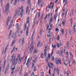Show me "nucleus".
Returning <instances> with one entry per match:
<instances>
[{
    "label": "nucleus",
    "mask_w": 76,
    "mask_h": 76,
    "mask_svg": "<svg viewBox=\"0 0 76 76\" xmlns=\"http://www.w3.org/2000/svg\"><path fill=\"white\" fill-rule=\"evenodd\" d=\"M42 30H41V31H40V35H41V34L42 33Z\"/></svg>",
    "instance_id": "63"
},
{
    "label": "nucleus",
    "mask_w": 76,
    "mask_h": 76,
    "mask_svg": "<svg viewBox=\"0 0 76 76\" xmlns=\"http://www.w3.org/2000/svg\"><path fill=\"white\" fill-rule=\"evenodd\" d=\"M11 68V70L12 71V72H11V73L12 74H13V73H14V72H15V71L14 70L15 69V66H14V67L12 68V66Z\"/></svg>",
    "instance_id": "10"
},
{
    "label": "nucleus",
    "mask_w": 76,
    "mask_h": 76,
    "mask_svg": "<svg viewBox=\"0 0 76 76\" xmlns=\"http://www.w3.org/2000/svg\"><path fill=\"white\" fill-rule=\"evenodd\" d=\"M11 33H10L9 34V36H8V38H10V36L11 35Z\"/></svg>",
    "instance_id": "61"
},
{
    "label": "nucleus",
    "mask_w": 76,
    "mask_h": 76,
    "mask_svg": "<svg viewBox=\"0 0 76 76\" xmlns=\"http://www.w3.org/2000/svg\"><path fill=\"white\" fill-rule=\"evenodd\" d=\"M29 24H28V27L27 28V29L26 31H29Z\"/></svg>",
    "instance_id": "35"
},
{
    "label": "nucleus",
    "mask_w": 76,
    "mask_h": 76,
    "mask_svg": "<svg viewBox=\"0 0 76 76\" xmlns=\"http://www.w3.org/2000/svg\"><path fill=\"white\" fill-rule=\"evenodd\" d=\"M50 14H50V13H49L48 14V18H50Z\"/></svg>",
    "instance_id": "57"
},
{
    "label": "nucleus",
    "mask_w": 76,
    "mask_h": 76,
    "mask_svg": "<svg viewBox=\"0 0 76 76\" xmlns=\"http://www.w3.org/2000/svg\"><path fill=\"white\" fill-rule=\"evenodd\" d=\"M71 62V58H69V66H71V65H70V63Z\"/></svg>",
    "instance_id": "26"
},
{
    "label": "nucleus",
    "mask_w": 76,
    "mask_h": 76,
    "mask_svg": "<svg viewBox=\"0 0 76 76\" xmlns=\"http://www.w3.org/2000/svg\"><path fill=\"white\" fill-rule=\"evenodd\" d=\"M61 23H59L58 24V26H60H60H61Z\"/></svg>",
    "instance_id": "64"
},
{
    "label": "nucleus",
    "mask_w": 76,
    "mask_h": 76,
    "mask_svg": "<svg viewBox=\"0 0 76 76\" xmlns=\"http://www.w3.org/2000/svg\"><path fill=\"white\" fill-rule=\"evenodd\" d=\"M51 5H50L49 6H48V9H51Z\"/></svg>",
    "instance_id": "60"
},
{
    "label": "nucleus",
    "mask_w": 76,
    "mask_h": 76,
    "mask_svg": "<svg viewBox=\"0 0 76 76\" xmlns=\"http://www.w3.org/2000/svg\"><path fill=\"white\" fill-rule=\"evenodd\" d=\"M32 57H30L28 58L27 60V62L26 64V65H27V67L28 68L29 67V64H30V61H29V60H32Z\"/></svg>",
    "instance_id": "7"
},
{
    "label": "nucleus",
    "mask_w": 76,
    "mask_h": 76,
    "mask_svg": "<svg viewBox=\"0 0 76 76\" xmlns=\"http://www.w3.org/2000/svg\"><path fill=\"white\" fill-rule=\"evenodd\" d=\"M33 62L32 63V68H33L34 67V61H33Z\"/></svg>",
    "instance_id": "44"
},
{
    "label": "nucleus",
    "mask_w": 76,
    "mask_h": 76,
    "mask_svg": "<svg viewBox=\"0 0 76 76\" xmlns=\"http://www.w3.org/2000/svg\"><path fill=\"white\" fill-rule=\"evenodd\" d=\"M71 32H72V30H70L69 32V35H71Z\"/></svg>",
    "instance_id": "59"
},
{
    "label": "nucleus",
    "mask_w": 76,
    "mask_h": 76,
    "mask_svg": "<svg viewBox=\"0 0 76 76\" xmlns=\"http://www.w3.org/2000/svg\"><path fill=\"white\" fill-rule=\"evenodd\" d=\"M63 63L64 64V65L66 66H67V64L66 63V61H65L63 60Z\"/></svg>",
    "instance_id": "37"
},
{
    "label": "nucleus",
    "mask_w": 76,
    "mask_h": 76,
    "mask_svg": "<svg viewBox=\"0 0 76 76\" xmlns=\"http://www.w3.org/2000/svg\"><path fill=\"white\" fill-rule=\"evenodd\" d=\"M67 1H66L65 2V4H64V7H65V6L67 5Z\"/></svg>",
    "instance_id": "39"
},
{
    "label": "nucleus",
    "mask_w": 76,
    "mask_h": 76,
    "mask_svg": "<svg viewBox=\"0 0 76 76\" xmlns=\"http://www.w3.org/2000/svg\"><path fill=\"white\" fill-rule=\"evenodd\" d=\"M46 45H45V49H48V47L47 46V44H46Z\"/></svg>",
    "instance_id": "36"
},
{
    "label": "nucleus",
    "mask_w": 76,
    "mask_h": 76,
    "mask_svg": "<svg viewBox=\"0 0 76 76\" xmlns=\"http://www.w3.org/2000/svg\"><path fill=\"white\" fill-rule=\"evenodd\" d=\"M49 73L50 75H51V70L50 69H49Z\"/></svg>",
    "instance_id": "56"
},
{
    "label": "nucleus",
    "mask_w": 76,
    "mask_h": 76,
    "mask_svg": "<svg viewBox=\"0 0 76 76\" xmlns=\"http://www.w3.org/2000/svg\"><path fill=\"white\" fill-rule=\"evenodd\" d=\"M61 32L62 33V35H64V30L63 29H62L61 30Z\"/></svg>",
    "instance_id": "25"
},
{
    "label": "nucleus",
    "mask_w": 76,
    "mask_h": 76,
    "mask_svg": "<svg viewBox=\"0 0 76 76\" xmlns=\"http://www.w3.org/2000/svg\"><path fill=\"white\" fill-rule=\"evenodd\" d=\"M34 72H36V70H37V69H36V66H34Z\"/></svg>",
    "instance_id": "38"
},
{
    "label": "nucleus",
    "mask_w": 76,
    "mask_h": 76,
    "mask_svg": "<svg viewBox=\"0 0 76 76\" xmlns=\"http://www.w3.org/2000/svg\"><path fill=\"white\" fill-rule=\"evenodd\" d=\"M12 61V66H14V67H15L16 65L17 64V63H18V59H16V61L13 60Z\"/></svg>",
    "instance_id": "3"
},
{
    "label": "nucleus",
    "mask_w": 76,
    "mask_h": 76,
    "mask_svg": "<svg viewBox=\"0 0 76 76\" xmlns=\"http://www.w3.org/2000/svg\"><path fill=\"white\" fill-rule=\"evenodd\" d=\"M39 45L40 47H41L42 46V44L39 42L37 44V47H38L39 46Z\"/></svg>",
    "instance_id": "12"
},
{
    "label": "nucleus",
    "mask_w": 76,
    "mask_h": 76,
    "mask_svg": "<svg viewBox=\"0 0 76 76\" xmlns=\"http://www.w3.org/2000/svg\"><path fill=\"white\" fill-rule=\"evenodd\" d=\"M69 52H66V58H69Z\"/></svg>",
    "instance_id": "23"
},
{
    "label": "nucleus",
    "mask_w": 76,
    "mask_h": 76,
    "mask_svg": "<svg viewBox=\"0 0 76 76\" xmlns=\"http://www.w3.org/2000/svg\"><path fill=\"white\" fill-rule=\"evenodd\" d=\"M43 17H44V14L42 13L41 15V19L42 20V19H43Z\"/></svg>",
    "instance_id": "32"
},
{
    "label": "nucleus",
    "mask_w": 76,
    "mask_h": 76,
    "mask_svg": "<svg viewBox=\"0 0 76 76\" xmlns=\"http://www.w3.org/2000/svg\"><path fill=\"white\" fill-rule=\"evenodd\" d=\"M33 42H31V44L30 45V50L29 52V53L31 54L32 53V51H33V49H34V45H33Z\"/></svg>",
    "instance_id": "1"
},
{
    "label": "nucleus",
    "mask_w": 76,
    "mask_h": 76,
    "mask_svg": "<svg viewBox=\"0 0 76 76\" xmlns=\"http://www.w3.org/2000/svg\"><path fill=\"white\" fill-rule=\"evenodd\" d=\"M51 60H53V61H54V56H52L51 57Z\"/></svg>",
    "instance_id": "47"
},
{
    "label": "nucleus",
    "mask_w": 76,
    "mask_h": 76,
    "mask_svg": "<svg viewBox=\"0 0 76 76\" xmlns=\"http://www.w3.org/2000/svg\"><path fill=\"white\" fill-rule=\"evenodd\" d=\"M73 32H74V34H75L76 33V28H74Z\"/></svg>",
    "instance_id": "43"
},
{
    "label": "nucleus",
    "mask_w": 76,
    "mask_h": 76,
    "mask_svg": "<svg viewBox=\"0 0 76 76\" xmlns=\"http://www.w3.org/2000/svg\"><path fill=\"white\" fill-rule=\"evenodd\" d=\"M46 61L47 63L48 62V58L47 57H46Z\"/></svg>",
    "instance_id": "40"
},
{
    "label": "nucleus",
    "mask_w": 76,
    "mask_h": 76,
    "mask_svg": "<svg viewBox=\"0 0 76 76\" xmlns=\"http://www.w3.org/2000/svg\"><path fill=\"white\" fill-rule=\"evenodd\" d=\"M49 25L51 28H52L53 27V25H52V24L51 23H49Z\"/></svg>",
    "instance_id": "45"
},
{
    "label": "nucleus",
    "mask_w": 76,
    "mask_h": 76,
    "mask_svg": "<svg viewBox=\"0 0 76 76\" xmlns=\"http://www.w3.org/2000/svg\"><path fill=\"white\" fill-rule=\"evenodd\" d=\"M29 17H28L27 19V22L26 23H28V24H29Z\"/></svg>",
    "instance_id": "20"
},
{
    "label": "nucleus",
    "mask_w": 76,
    "mask_h": 76,
    "mask_svg": "<svg viewBox=\"0 0 76 76\" xmlns=\"http://www.w3.org/2000/svg\"><path fill=\"white\" fill-rule=\"evenodd\" d=\"M11 20V18H10V17L9 16H8L7 18V20L6 23V26H8V25H9V23L10 22V21Z\"/></svg>",
    "instance_id": "6"
},
{
    "label": "nucleus",
    "mask_w": 76,
    "mask_h": 76,
    "mask_svg": "<svg viewBox=\"0 0 76 76\" xmlns=\"http://www.w3.org/2000/svg\"><path fill=\"white\" fill-rule=\"evenodd\" d=\"M35 75V74L34 72H32L31 74V76H34Z\"/></svg>",
    "instance_id": "46"
},
{
    "label": "nucleus",
    "mask_w": 76,
    "mask_h": 76,
    "mask_svg": "<svg viewBox=\"0 0 76 76\" xmlns=\"http://www.w3.org/2000/svg\"><path fill=\"white\" fill-rule=\"evenodd\" d=\"M13 20H11L10 25L9 26V27L8 28V29H10L11 28V27H12V24H13Z\"/></svg>",
    "instance_id": "9"
},
{
    "label": "nucleus",
    "mask_w": 76,
    "mask_h": 76,
    "mask_svg": "<svg viewBox=\"0 0 76 76\" xmlns=\"http://www.w3.org/2000/svg\"><path fill=\"white\" fill-rule=\"evenodd\" d=\"M55 62L56 64H58L59 62L60 64H61L62 63L61 61V58H59L58 59V58H56Z\"/></svg>",
    "instance_id": "2"
},
{
    "label": "nucleus",
    "mask_w": 76,
    "mask_h": 76,
    "mask_svg": "<svg viewBox=\"0 0 76 76\" xmlns=\"http://www.w3.org/2000/svg\"><path fill=\"white\" fill-rule=\"evenodd\" d=\"M25 39V37H23L22 40V45H23L24 44V40Z\"/></svg>",
    "instance_id": "15"
},
{
    "label": "nucleus",
    "mask_w": 76,
    "mask_h": 76,
    "mask_svg": "<svg viewBox=\"0 0 76 76\" xmlns=\"http://www.w3.org/2000/svg\"><path fill=\"white\" fill-rule=\"evenodd\" d=\"M20 8H18V10L17 11L16 14H15V15L14 16H16V15H17V14H18L19 12H20Z\"/></svg>",
    "instance_id": "13"
},
{
    "label": "nucleus",
    "mask_w": 76,
    "mask_h": 76,
    "mask_svg": "<svg viewBox=\"0 0 76 76\" xmlns=\"http://www.w3.org/2000/svg\"><path fill=\"white\" fill-rule=\"evenodd\" d=\"M15 40H14L12 42V43L11 45V47H12V46H13V44H14V43H15Z\"/></svg>",
    "instance_id": "21"
},
{
    "label": "nucleus",
    "mask_w": 76,
    "mask_h": 76,
    "mask_svg": "<svg viewBox=\"0 0 76 76\" xmlns=\"http://www.w3.org/2000/svg\"><path fill=\"white\" fill-rule=\"evenodd\" d=\"M10 65V64H8L7 66L6 70H8V69H9V67Z\"/></svg>",
    "instance_id": "24"
},
{
    "label": "nucleus",
    "mask_w": 76,
    "mask_h": 76,
    "mask_svg": "<svg viewBox=\"0 0 76 76\" xmlns=\"http://www.w3.org/2000/svg\"><path fill=\"white\" fill-rule=\"evenodd\" d=\"M6 60H4V65H5V64H6Z\"/></svg>",
    "instance_id": "58"
},
{
    "label": "nucleus",
    "mask_w": 76,
    "mask_h": 76,
    "mask_svg": "<svg viewBox=\"0 0 76 76\" xmlns=\"http://www.w3.org/2000/svg\"><path fill=\"white\" fill-rule=\"evenodd\" d=\"M37 13H38V18H39L40 17V16H41V13L39 12H38Z\"/></svg>",
    "instance_id": "27"
},
{
    "label": "nucleus",
    "mask_w": 76,
    "mask_h": 76,
    "mask_svg": "<svg viewBox=\"0 0 76 76\" xmlns=\"http://www.w3.org/2000/svg\"><path fill=\"white\" fill-rule=\"evenodd\" d=\"M10 4L8 3L7 4L6 6V9L5 11V12H8L9 11V5Z\"/></svg>",
    "instance_id": "8"
},
{
    "label": "nucleus",
    "mask_w": 76,
    "mask_h": 76,
    "mask_svg": "<svg viewBox=\"0 0 76 76\" xmlns=\"http://www.w3.org/2000/svg\"><path fill=\"white\" fill-rule=\"evenodd\" d=\"M44 55L46 56H47V50L46 49H45L44 50Z\"/></svg>",
    "instance_id": "17"
},
{
    "label": "nucleus",
    "mask_w": 76,
    "mask_h": 76,
    "mask_svg": "<svg viewBox=\"0 0 76 76\" xmlns=\"http://www.w3.org/2000/svg\"><path fill=\"white\" fill-rule=\"evenodd\" d=\"M48 67H49L50 69L51 68V67H52V66L50 67V65L49 63H48Z\"/></svg>",
    "instance_id": "54"
},
{
    "label": "nucleus",
    "mask_w": 76,
    "mask_h": 76,
    "mask_svg": "<svg viewBox=\"0 0 76 76\" xmlns=\"http://www.w3.org/2000/svg\"><path fill=\"white\" fill-rule=\"evenodd\" d=\"M52 47L53 48H56V45H53V44L52 45Z\"/></svg>",
    "instance_id": "31"
},
{
    "label": "nucleus",
    "mask_w": 76,
    "mask_h": 76,
    "mask_svg": "<svg viewBox=\"0 0 76 76\" xmlns=\"http://www.w3.org/2000/svg\"><path fill=\"white\" fill-rule=\"evenodd\" d=\"M65 22H66V20H64L62 22V24L64 26L65 25Z\"/></svg>",
    "instance_id": "22"
},
{
    "label": "nucleus",
    "mask_w": 76,
    "mask_h": 76,
    "mask_svg": "<svg viewBox=\"0 0 76 76\" xmlns=\"http://www.w3.org/2000/svg\"><path fill=\"white\" fill-rule=\"evenodd\" d=\"M70 22L71 23V26H72V23H73V18H72L70 20Z\"/></svg>",
    "instance_id": "28"
},
{
    "label": "nucleus",
    "mask_w": 76,
    "mask_h": 76,
    "mask_svg": "<svg viewBox=\"0 0 76 76\" xmlns=\"http://www.w3.org/2000/svg\"><path fill=\"white\" fill-rule=\"evenodd\" d=\"M28 2L29 5H31V0H28Z\"/></svg>",
    "instance_id": "34"
},
{
    "label": "nucleus",
    "mask_w": 76,
    "mask_h": 76,
    "mask_svg": "<svg viewBox=\"0 0 76 76\" xmlns=\"http://www.w3.org/2000/svg\"><path fill=\"white\" fill-rule=\"evenodd\" d=\"M49 28V25L48 24L47 25V27H46V29H48Z\"/></svg>",
    "instance_id": "53"
},
{
    "label": "nucleus",
    "mask_w": 76,
    "mask_h": 76,
    "mask_svg": "<svg viewBox=\"0 0 76 76\" xmlns=\"http://www.w3.org/2000/svg\"><path fill=\"white\" fill-rule=\"evenodd\" d=\"M27 59V56H26L24 60V62L23 63V64H24V65H25V63H26V61Z\"/></svg>",
    "instance_id": "14"
},
{
    "label": "nucleus",
    "mask_w": 76,
    "mask_h": 76,
    "mask_svg": "<svg viewBox=\"0 0 76 76\" xmlns=\"http://www.w3.org/2000/svg\"><path fill=\"white\" fill-rule=\"evenodd\" d=\"M69 45H70V42H67L66 43V45H67V47H69Z\"/></svg>",
    "instance_id": "30"
},
{
    "label": "nucleus",
    "mask_w": 76,
    "mask_h": 76,
    "mask_svg": "<svg viewBox=\"0 0 76 76\" xmlns=\"http://www.w3.org/2000/svg\"><path fill=\"white\" fill-rule=\"evenodd\" d=\"M16 37V34H14V33H12V38H15Z\"/></svg>",
    "instance_id": "11"
},
{
    "label": "nucleus",
    "mask_w": 76,
    "mask_h": 76,
    "mask_svg": "<svg viewBox=\"0 0 76 76\" xmlns=\"http://www.w3.org/2000/svg\"><path fill=\"white\" fill-rule=\"evenodd\" d=\"M28 33H29V31H26V36H28Z\"/></svg>",
    "instance_id": "48"
},
{
    "label": "nucleus",
    "mask_w": 76,
    "mask_h": 76,
    "mask_svg": "<svg viewBox=\"0 0 76 76\" xmlns=\"http://www.w3.org/2000/svg\"><path fill=\"white\" fill-rule=\"evenodd\" d=\"M28 9H29V6L27 5L26 10V13H28Z\"/></svg>",
    "instance_id": "18"
},
{
    "label": "nucleus",
    "mask_w": 76,
    "mask_h": 76,
    "mask_svg": "<svg viewBox=\"0 0 76 76\" xmlns=\"http://www.w3.org/2000/svg\"><path fill=\"white\" fill-rule=\"evenodd\" d=\"M48 16V14H47L46 15L45 17V20L46 19H47V16Z\"/></svg>",
    "instance_id": "55"
},
{
    "label": "nucleus",
    "mask_w": 76,
    "mask_h": 76,
    "mask_svg": "<svg viewBox=\"0 0 76 76\" xmlns=\"http://www.w3.org/2000/svg\"><path fill=\"white\" fill-rule=\"evenodd\" d=\"M19 8H20V10L21 9V11L20 12V16L21 18L23 16V6H21V7H19Z\"/></svg>",
    "instance_id": "5"
},
{
    "label": "nucleus",
    "mask_w": 76,
    "mask_h": 76,
    "mask_svg": "<svg viewBox=\"0 0 76 76\" xmlns=\"http://www.w3.org/2000/svg\"><path fill=\"white\" fill-rule=\"evenodd\" d=\"M20 54H18V57L17 58H16V59H17L18 61V64H20V63H21V61H22V59H20Z\"/></svg>",
    "instance_id": "4"
},
{
    "label": "nucleus",
    "mask_w": 76,
    "mask_h": 76,
    "mask_svg": "<svg viewBox=\"0 0 76 76\" xmlns=\"http://www.w3.org/2000/svg\"><path fill=\"white\" fill-rule=\"evenodd\" d=\"M53 17H51L50 18V20L49 22H53Z\"/></svg>",
    "instance_id": "29"
},
{
    "label": "nucleus",
    "mask_w": 76,
    "mask_h": 76,
    "mask_svg": "<svg viewBox=\"0 0 76 76\" xmlns=\"http://www.w3.org/2000/svg\"><path fill=\"white\" fill-rule=\"evenodd\" d=\"M18 1V2H19V1H20V0H15V1H14V5H16V3H17V2Z\"/></svg>",
    "instance_id": "19"
},
{
    "label": "nucleus",
    "mask_w": 76,
    "mask_h": 76,
    "mask_svg": "<svg viewBox=\"0 0 76 76\" xmlns=\"http://www.w3.org/2000/svg\"><path fill=\"white\" fill-rule=\"evenodd\" d=\"M35 34V32H33L32 34V35L31 36V38L32 39H33V37H34V34Z\"/></svg>",
    "instance_id": "42"
},
{
    "label": "nucleus",
    "mask_w": 76,
    "mask_h": 76,
    "mask_svg": "<svg viewBox=\"0 0 76 76\" xmlns=\"http://www.w3.org/2000/svg\"><path fill=\"white\" fill-rule=\"evenodd\" d=\"M41 0H38V3L39 4V5H40V3H41Z\"/></svg>",
    "instance_id": "33"
},
{
    "label": "nucleus",
    "mask_w": 76,
    "mask_h": 76,
    "mask_svg": "<svg viewBox=\"0 0 76 76\" xmlns=\"http://www.w3.org/2000/svg\"><path fill=\"white\" fill-rule=\"evenodd\" d=\"M57 38H58V41L59 39H60V36L59 35H58L57 37Z\"/></svg>",
    "instance_id": "49"
},
{
    "label": "nucleus",
    "mask_w": 76,
    "mask_h": 76,
    "mask_svg": "<svg viewBox=\"0 0 76 76\" xmlns=\"http://www.w3.org/2000/svg\"><path fill=\"white\" fill-rule=\"evenodd\" d=\"M19 26L18 23H16L15 25L16 28H18Z\"/></svg>",
    "instance_id": "50"
},
{
    "label": "nucleus",
    "mask_w": 76,
    "mask_h": 76,
    "mask_svg": "<svg viewBox=\"0 0 76 76\" xmlns=\"http://www.w3.org/2000/svg\"><path fill=\"white\" fill-rule=\"evenodd\" d=\"M28 73L27 72H26L25 75L24 76H28Z\"/></svg>",
    "instance_id": "52"
},
{
    "label": "nucleus",
    "mask_w": 76,
    "mask_h": 76,
    "mask_svg": "<svg viewBox=\"0 0 76 76\" xmlns=\"http://www.w3.org/2000/svg\"><path fill=\"white\" fill-rule=\"evenodd\" d=\"M66 73L68 75V76H69V71H67L66 72Z\"/></svg>",
    "instance_id": "51"
},
{
    "label": "nucleus",
    "mask_w": 76,
    "mask_h": 76,
    "mask_svg": "<svg viewBox=\"0 0 76 76\" xmlns=\"http://www.w3.org/2000/svg\"><path fill=\"white\" fill-rule=\"evenodd\" d=\"M57 46L58 47V48H59V47H60V45H59V44L57 43Z\"/></svg>",
    "instance_id": "62"
},
{
    "label": "nucleus",
    "mask_w": 76,
    "mask_h": 76,
    "mask_svg": "<svg viewBox=\"0 0 76 76\" xmlns=\"http://www.w3.org/2000/svg\"><path fill=\"white\" fill-rule=\"evenodd\" d=\"M14 56H15V55L13 54L11 57L12 58L10 60V63H12V61H13V58L14 57Z\"/></svg>",
    "instance_id": "16"
},
{
    "label": "nucleus",
    "mask_w": 76,
    "mask_h": 76,
    "mask_svg": "<svg viewBox=\"0 0 76 76\" xmlns=\"http://www.w3.org/2000/svg\"><path fill=\"white\" fill-rule=\"evenodd\" d=\"M50 56H51V55H50V53L49 54H48V58H51Z\"/></svg>",
    "instance_id": "41"
}]
</instances>
